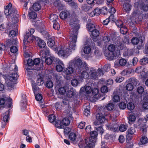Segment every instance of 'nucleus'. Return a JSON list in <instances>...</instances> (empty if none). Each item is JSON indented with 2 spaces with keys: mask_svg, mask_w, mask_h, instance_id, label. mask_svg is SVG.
<instances>
[{
  "mask_svg": "<svg viewBox=\"0 0 148 148\" xmlns=\"http://www.w3.org/2000/svg\"><path fill=\"white\" fill-rule=\"evenodd\" d=\"M88 67L85 62H82L81 58L76 57L69 63V66L65 68L63 73L66 76L67 79H69V76L74 72V69L76 73L78 74L80 78L87 77L88 73L84 69H87Z\"/></svg>",
  "mask_w": 148,
  "mask_h": 148,
  "instance_id": "nucleus-1",
  "label": "nucleus"
},
{
  "mask_svg": "<svg viewBox=\"0 0 148 148\" xmlns=\"http://www.w3.org/2000/svg\"><path fill=\"white\" fill-rule=\"evenodd\" d=\"M77 35L71 34H69L68 38L69 40V48L62 46L58 47V54L59 56L66 58L71 53L72 51L75 50Z\"/></svg>",
  "mask_w": 148,
  "mask_h": 148,
  "instance_id": "nucleus-2",
  "label": "nucleus"
},
{
  "mask_svg": "<svg viewBox=\"0 0 148 148\" xmlns=\"http://www.w3.org/2000/svg\"><path fill=\"white\" fill-rule=\"evenodd\" d=\"M60 16L62 19H67L69 22V24L71 28L70 34L78 35V31L80 27L79 21L75 16H72L71 12L67 10L62 11L60 13Z\"/></svg>",
  "mask_w": 148,
  "mask_h": 148,
  "instance_id": "nucleus-3",
  "label": "nucleus"
},
{
  "mask_svg": "<svg viewBox=\"0 0 148 148\" xmlns=\"http://www.w3.org/2000/svg\"><path fill=\"white\" fill-rule=\"evenodd\" d=\"M14 71V72L10 75L5 79V83L7 86L11 88L13 87L15 84L14 81L16 80L19 77L17 74L18 67L16 65H15Z\"/></svg>",
  "mask_w": 148,
  "mask_h": 148,
  "instance_id": "nucleus-4",
  "label": "nucleus"
},
{
  "mask_svg": "<svg viewBox=\"0 0 148 148\" xmlns=\"http://www.w3.org/2000/svg\"><path fill=\"white\" fill-rule=\"evenodd\" d=\"M4 8V13L7 18H14L18 16V15L17 14V10L15 8L12 7L11 3H9L7 5L5 6Z\"/></svg>",
  "mask_w": 148,
  "mask_h": 148,
  "instance_id": "nucleus-5",
  "label": "nucleus"
},
{
  "mask_svg": "<svg viewBox=\"0 0 148 148\" xmlns=\"http://www.w3.org/2000/svg\"><path fill=\"white\" fill-rule=\"evenodd\" d=\"M49 50L48 48H46L41 50L40 51V56L41 58H45V62L48 65L51 64L54 58V57H52L46 58L49 55Z\"/></svg>",
  "mask_w": 148,
  "mask_h": 148,
  "instance_id": "nucleus-6",
  "label": "nucleus"
},
{
  "mask_svg": "<svg viewBox=\"0 0 148 148\" xmlns=\"http://www.w3.org/2000/svg\"><path fill=\"white\" fill-rule=\"evenodd\" d=\"M29 32H27L26 34L24 36V39L23 40V50L26 49L27 47V45L28 43L30 42H32L34 39V37H33V34L35 30L32 28L29 30Z\"/></svg>",
  "mask_w": 148,
  "mask_h": 148,
  "instance_id": "nucleus-7",
  "label": "nucleus"
},
{
  "mask_svg": "<svg viewBox=\"0 0 148 148\" xmlns=\"http://www.w3.org/2000/svg\"><path fill=\"white\" fill-rule=\"evenodd\" d=\"M95 139L90 137H87L85 140V143L80 142L78 144L80 148H92L95 145Z\"/></svg>",
  "mask_w": 148,
  "mask_h": 148,
  "instance_id": "nucleus-8",
  "label": "nucleus"
},
{
  "mask_svg": "<svg viewBox=\"0 0 148 148\" xmlns=\"http://www.w3.org/2000/svg\"><path fill=\"white\" fill-rule=\"evenodd\" d=\"M143 18V14L141 13L139 14L138 10L136 9L132 13L130 19L132 23L139 24L141 23Z\"/></svg>",
  "mask_w": 148,
  "mask_h": 148,
  "instance_id": "nucleus-9",
  "label": "nucleus"
},
{
  "mask_svg": "<svg viewBox=\"0 0 148 148\" xmlns=\"http://www.w3.org/2000/svg\"><path fill=\"white\" fill-rule=\"evenodd\" d=\"M148 0H139L134 3V7L136 8H140L144 11H147L148 10Z\"/></svg>",
  "mask_w": 148,
  "mask_h": 148,
  "instance_id": "nucleus-10",
  "label": "nucleus"
},
{
  "mask_svg": "<svg viewBox=\"0 0 148 148\" xmlns=\"http://www.w3.org/2000/svg\"><path fill=\"white\" fill-rule=\"evenodd\" d=\"M137 92L141 95L140 99H143L144 101L148 100V94L144 90L143 87L141 86L138 87L137 89Z\"/></svg>",
  "mask_w": 148,
  "mask_h": 148,
  "instance_id": "nucleus-11",
  "label": "nucleus"
},
{
  "mask_svg": "<svg viewBox=\"0 0 148 148\" xmlns=\"http://www.w3.org/2000/svg\"><path fill=\"white\" fill-rule=\"evenodd\" d=\"M87 67H88V69H85L84 70L85 71H86V70L88 69V67L87 65ZM87 72V71H86ZM88 73V76L87 77H85L84 78H80L82 79H83V78H87L88 77H90V78L91 79H93L94 80H95L96 79L97 77V70L95 69H94L93 68H91L90 69V71L89 72V74Z\"/></svg>",
  "mask_w": 148,
  "mask_h": 148,
  "instance_id": "nucleus-12",
  "label": "nucleus"
},
{
  "mask_svg": "<svg viewBox=\"0 0 148 148\" xmlns=\"http://www.w3.org/2000/svg\"><path fill=\"white\" fill-rule=\"evenodd\" d=\"M118 127L117 122L115 121H112L107 126L108 130L113 132L118 131Z\"/></svg>",
  "mask_w": 148,
  "mask_h": 148,
  "instance_id": "nucleus-13",
  "label": "nucleus"
},
{
  "mask_svg": "<svg viewBox=\"0 0 148 148\" xmlns=\"http://www.w3.org/2000/svg\"><path fill=\"white\" fill-rule=\"evenodd\" d=\"M96 117L97 120L99 121H95L94 122L95 125L97 126L100 123L104 122L105 121L106 119L103 114L101 113H98L96 115Z\"/></svg>",
  "mask_w": 148,
  "mask_h": 148,
  "instance_id": "nucleus-14",
  "label": "nucleus"
},
{
  "mask_svg": "<svg viewBox=\"0 0 148 148\" xmlns=\"http://www.w3.org/2000/svg\"><path fill=\"white\" fill-rule=\"evenodd\" d=\"M34 39L36 40V42L38 46L40 48H43V49L45 48H47L45 47L46 43L45 41L40 39L38 37H34Z\"/></svg>",
  "mask_w": 148,
  "mask_h": 148,
  "instance_id": "nucleus-15",
  "label": "nucleus"
},
{
  "mask_svg": "<svg viewBox=\"0 0 148 148\" xmlns=\"http://www.w3.org/2000/svg\"><path fill=\"white\" fill-rule=\"evenodd\" d=\"M68 138L73 144H75L77 142L76 134L74 132L70 133L68 136Z\"/></svg>",
  "mask_w": 148,
  "mask_h": 148,
  "instance_id": "nucleus-16",
  "label": "nucleus"
},
{
  "mask_svg": "<svg viewBox=\"0 0 148 148\" xmlns=\"http://www.w3.org/2000/svg\"><path fill=\"white\" fill-rule=\"evenodd\" d=\"M26 97V96L25 94H23L22 95V99L21 103V106L22 110L26 109L27 104Z\"/></svg>",
  "mask_w": 148,
  "mask_h": 148,
  "instance_id": "nucleus-17",
  "label": "nucleus"
},
{
  "mask_svg": "<svg viewBox=\"0 0 148 148\" xmlns=\"http://www.w3.org/2000/svg\"><path fill=\"white\" fill-rule=\"evenodd\" d=\"M139 145L147 146L148 143V138L146 136L142 135L140 139Z\"/></svg>",
  "mask_w": 148,
  "mask_h": 148,
  "instance_id": "nucleus-18",
  "label": "nucleus"
},
{
  "mask_svg": "<svg viewBox=\"0 0 148 148\" xmlns=\"http://www.w3.org/2000/svg\"><path fill=\"white\" fill-rule=\"evenodd\" d=\"M66 95L71 100L76 96L75 92L73 88H71L70 90L67 91L66 92Z\"/></svg>",
  "mask_w": 148,
  "mask_h": 148,
  "instance_id": "nucleus-19",
  "label": "nucleus"
},
{
  "mask_svg": "<svg viewBox=\"0 0 148 148\" xmlns=\"http://www.w3.org/2000/svg\"><path fill=\"white\" fill-rule=\"evenodd\" d=\"M54 5L55 6H57L59 10H62L64 8V5L62 3V2H61L60 1V0H55Z\"/></svg>",
  "mask_w": 148,
  "mask_h": 148,
  "instance_id": "nucleus-20",
  "label": "nucleus"
},
{
  "mask_svg": "<svg viewBox=\"0 0 148 148\" xmlns=\"http://www.w3.org/2000/svg\"><path fill=\"white\" fill-rule=\"evenodd\" d=\"M132 5L130 2H125L123 4V8L124 10L126 12H128L130 11L131 9Z\"/></svg>",
  "mask_w": 148,
  "mask_h": 148,
  "instance_id": "nucleus-21",
  "label": "nucleus"
},
{
  "mask_svg": "<svg viewBox=\"0 0 148 148\" xmlns=\"http://www.w3.org/2000/svg\"><path fill=\"white\" fill-rule=\"evenodd\" d=\"M107 58L109 60H112L116 58V55L114 53L108 52L106 56Z\"/></svg>",
  "mask_w": 148,
  "mask_h": 148,
  "instance_id": "nucleus-22",
  "label": "nucleus"
},
{
  "mask_svg": "<svg viewBox=\"0 0 148 148\" xmlns=\"http://www.w3.org/2000/svg\"><path fill=\"white\" fill-rule=\"evenodd\" d=\"M118 41H117V45L116 47L117 49L119 50H123L125 49V45L123 41H121L118 43Z\"/></svg>",
  "mask_w": 148,
  "mask_h": 148,
  "instance_id": "nucleus-23",
  "label": "nucleus"
},
{
  "mask_svg": "<svg viewBox=\"0 0 148 148\" xmlns=\"http://www.w3.org/2000/svg\"><path fill=\"white\" fill-rule=\"evenodd\" d=\"M147 100L145 101H143V99H141L140 101L138 100V103L140 104L143 103V107L144 109L147 110L148 109V102H147Z\"/></svg>",
  "mask_w": 148,
  "mask_h": 148,
  "instance_id": "nucleus-24",
  "label": "nucleus"
},
{
  "mask_svg": "<svg viewBox=\"0 0 148 148\" xmlns=\"http://www.w3.org/2000/svg\"><path fill=\"white\" fill-rule=\"evenodd\" d=\"M91 32V37L92 38L95 39V38L97 37L99 34L98 30L96 29Z\"/></svg>",
  "mask_w": 148,
  "mask_h": 148,
  "instance_id": "nucleus-25",
  "label": "nucleus"
},
{
  "mask_svg": "<svg viewBox=\"0 0 148 148\" xmlns=\"http://www.w3.org/2000/svg\"><path fill=\"white\" fill-rule=\"evenodd\" d=\"M92 89L91 87L89 86H87L85 88H82L80 90L82 91H85L87 94H89L91 92Z\"/></svg>",
  "mask_w": 148,
  "mask_h": 148,
  "instance_id": "nucleus-26",
  "label": "nucleus"
},
{
  "mask_svg": "<svg viewBox=\"0 0 148 148\" xmlns=\"http://www.w3.org/2000/svg\"><path fill=\"white\" fill-rule=\"evenodd\" d=\"M10 110H8L6 111L5 113V115L3 118V120L4 123H6L8 121L10 116Z\"/></svg>",
  "mask_w": 148,
  "mask_h": 148,
  "instance_id": "nucleus-27",
  "label": "nucleus"
},
{
  "mask_svg": "<svg viewBox=\"0 0 148 148\" xmlns=\"http://www.w3.org/2000/svg\"><path fill=\"white\" fill-rule=\"evenodd\" d=\"M60 64L61 65L58 64L56 65V70L58 72H61L64 69V65L62 62L61 61Z\"/></svg>",
  "mask_w": 148,
  "mask_h": 148,
  "instance_id": "nucleus-28",
  "label": "nucleus"
},
{
  "mask_svg": "<svg viewBox=\"0 0 148 148\" xmlns=\"http://www.w3.org/2000/svg\"><path fill=\"white\" fill-rule=\"evenodd\" d=\"M86 27L88 30L90 32L92 31V30L95 29V25L92 23H88L86 25Z\"/></svg>",
  "mask_w": 148,
  "mask_h": 148,
  "instance_id": "nucleus-29",
  "label": "nucleus"
},
{
  "mask_svg": "<svg viewBox=\"0 0 148 148\" xmlns=\"http://www.w3.org/2000/svg\"><path fill=\"white\" fill-rule=\"evenodd\" d=\"M49 19L51 21H52L53 23L58 22V16L56 14H51L50 17Z\"/></svg>",
  "mask_w": 148,
  "mask_h": 148,
  "instance_id": "nucleus-30",
  "label": "nucleus"
},
{
  "mask_svg": "<svg viewBox=\"0 0 148 148\" xmlns=\"http://www.w3.org/2000/svg\"><path fill=\"white\" fill-rule=\"evenodd\" d=\"M103 12L101 11V9L97 8L94 9V10L91 13L94 14V15H98L101 13H102Z\"/></svg>",
  "mask_w": 148,
  "mask_h": 148,
  "instance_id": "nucleus-31",
  "label": "nucleus"
},
{
  "mask_svg": "<svg viewBox=\"0 0 148 148\" xmlns=\"http://www.w3.org/2000/svg\"><path fill=\"white\" fill-rule=\"evenodd\" d=\"M62 125L63 126L68 125L70 124V121L67 118L63 119L62 121Z\"/></svg>",
  "mask_w": 148,
  "mask_h": 148,
  "instance_id": "nucleus-32",
  "label": "nucleus"
},
{
  "mask_svg": "<svg viewBox=\"0 0 148 148\" xmlns=\"http://www.w3.org/2000/svg\"><path fill=\"white\" fill-rule=\"evenodd\" d=\"M33 10L35 11L39 10L41 8L40 5L39 3H35L33 5Z\"/></svg>",
  "mask_w": 148,
  "mask_h": 148,
  "instance_id": "nucleus-33",
  "label": "nucleus"
},
{
  "mask_svg": "<svg viewBox=\"0 0 148 148\" xmlns=\"http://www.w3.org/2000/svg\"><path fill=\"white\" fill-rule=\"evenodd\" d=\"M55 124L56 127L57 128H63L64 127V126H63L62 125V121L60 120H57L56 121H55Z\"/></svg>",
  "mask_w": 148,
  "mask_h": 148,
  "instance_id": "nucleus-34",
  "label": "nucleus"
},
{
  "mask_svg": "<svg viewBox=\"0 0 148 148\" xmlns=\"http://www.w3.org/2000/svg\"><path fill=\"white\" fill-rule=\"evenodd\" d=\"M136 120L135 116L134 115H130L129 117L128 122L130 124H132Z\"/></svg>",
  "mask_w": 148,
  "mask_h": 148,
  "instance_id": "nucleus-35",
  "label": "nucleus"
},
{
  "mask_svg": "<svg viewBox=\"0 0 148 148\" xmlns=\"http://www.w3.org/2000/svg\"><path fill=\"white\" fill-rule=\"evenodd\" d=\"M90 138H92V139H95V140L96 141L97 139V137L98 135V133L96 131H92L90 132Z\"/></svg>",
  "mask_w": 148,
  "mask_h": 148,
  "instance_id": "nucleus-36",
  "label": "nucleus"
},
{
  "mask_svg": "<svg viewBox=\"0 0 148 148\" xmlns=\"http://www.w3.org/2000/svg\"><path fill=\"white\" fill-rule=\"evenodd\" d=\"M29 17L31 19H35L37 17L36 13L34 11L29 12Z\"/></svg>",
  "mask_w": 148,
  "mask_h": 148,
  "instance_id": "nucleus-37",
  "label": "nucleus"
},
{
  "mask_svg": "<svg viewBox=\"0 0 148 148\" xmlns=\"http://www.w3.org/2000/svg\"><path fill=\"white\" fill-rule=\"evenodd\" d=\"M120 32L122 34H125L127 32L128 29L125 26L123 25L120 28Z\"/></svg>",
  "mask_w": 148,
  "mask_h": 148,
  "instance_id": "nucleus-38",
  "label": "nucleus"
},
{
  "mask_svg": "<svg viewBox=\"0 0 148 148\" xmlns=\"http://www.w3.org/2000/svg\"><path fill=\"white\" fill-rule=\"evenodd\" d=\"M91 51V48L89 45L85 46L84 49V52L86 54H89Z\"/></svg>",
  "mask_w": 148,
  "mask_h": 148,
  "instance_id": "nucleus-39",
  "label": "nucleus"
},
{
  "mask_svg": "<svg viewBox=\"0 0 148 148\" xmlns=\"http://www.w3.org/2000/svg\"><path fill=\"white\" fill-rule=\"evenodd\" d=\"M6 102L5 100L3 98H0V109L3 108L5 107V103Z\"/></svg>",
  "mask_w": 148,
  "mask_h": 148,
  "instance_id": "nucleus-40",
  "label": "nucleus"
},
{
  "mask_svg": "<svg viewBox=\"0 0 148 148\" xmlns=\"http://www.w3.org/2000/svg\"><path fill=\"white\" fill-rule=\"evenodd\" d=\"M139 41V39L136 37H133L131 40L132 43L135 45H137Z\"/></svg>",
  "mask_w": 148,
  "mask_h": 148,
  "instance_id": "nucleus-41",
  "label": "nucleus"
},
{
  "mask_svg": "<svg viewBox=\"0 0 148 148\" xmlns=\"http://www.w3.org/2000/svg\"><path fill=\"white\" fill-rule=\"evenodd\" d=\"M56 82L58 84H61L63 82L62 77L60 75H57L56 76Z\"/></svg>",
  "mask_w": 148,
  "mask_h": 148,
  "instance_id": "nucleus-42",
  "label": "nucleus"
},
{
  "mask_svg": "<svg viewBox=\"0 0 148 148\" xmlns=\"http://www.w3.org/2000/svg\"><path fill=\"white\" fill-rule=\"evenodd\" d=\"M47 44L49 47H53L55 44V42L52 39H49L47 41Z\"/></svg>",
  "mask_w": 148,
  "mask_h": 148,
  "instance_id": "nucleus-43",
  "label": "nucleus"
},
{
  "mask_svg": "<svg viewBox=\"0 0 148 148\" xmlns=\"http://www.w3.org/2000/svg\"><path fill=\"white\" fill-rule=\"evenodd\" d=\"M18 33V29H16L15 31L11 30L10 32L9 35L10 37H13L16 36L17 34Z\"/></svg>",
  "mask_w": 148,
  "mask_h": 148,
  "instance_id": "nucleus-44",
  "label": "nucleus"
},
{
  "mask_svg": "<svg viewBox=\"0 0 148 148\" xmlns=\"http://www.w3.org/2000/svg\"><path fill=\"white\" fill-rule=\"evenodd\" d=\"M119 130L121 132H124L127 129V126L126 125L124 124H121L118 127Z\"/></svg>",
  "mask_w": 148,
  "mask_h": 148,
  "instance_id": "nucleus-45",
  "label": "nucleus"
},
{
  "mask_svg": "<svg viewBox=\"0 0 148 148\" xmlns=\"http://www.w3.org/2000/svg\"><path fill=\"white\" fill-rule=\"evenodd\" d=\"M106 108L107 110L110 111L113 109L114 106L112 103L109 102L106 106Z\"/></svg>",
  "mask_w": 148,
  "mask_h": 148,
  "instance_id": "nucleus-46",
  "label": "nucleus"
},
{
  "mask_svg": "<svg viewBox=\"0 0 148 148\" xmlns=\"http://www.w3.org/2000/svg\"><path fill=\"white\" fill-rule=\"evenodd\" d=\"M108 49L110 52L114 53V51L115 49V46L113 44L110 45L108 47Z\"/></svg>",
  "mask_w": 148,
  "mask_h": 148,
  "instance_id": "nucleus-47",
  "label": "nucleus"
},
{
  "mask_svg": "<svg viewBox=\"0 0 148 148\" xmlns=\"http://www.w3.org/2000/svg\"><path fill=\"white\" fill-rule=\"evenodd\" d=\"M48 120L51 123L54 122L56 120V117L53 114H51L48 116Z\"/></svg>",
  "mask_w": 148,
  "mask_h": 148,
  "instance_id": "nucleus-48",
  "label": "nucleus"
},
{
  "mask_svg": "<svg viewBox=\"0 0 148 148\" xmlns=\"http://www.w3.org/2000/svg\"><path fill=\"white\" fill-rule=\"evenodd\" d=\"M129 83L132 84L133 86H135L137 84L136 79L134 78H130L128 80Z\"/></svg>",
  "mask_w": 148,
  "mask_h": 148,
  "instance_id": "nucleus-49",
  "label": "nucleus"
},
{
  "mask_svg": "<svg viewBox=\"0 0 148 148\" xmlns=\"http://www.w3.org/2000/svg\"><path fill=\"white\" fill-rule=\"evenodd\" d=\"M124 79L123 77L119 76L115 77V80L116 82L120 83L122 82Z\"/></svg>",
  "mask_w": 148,
  "mask_h": 148,
  "instance_id": "nucleus-50",
  "label": "nucleus"
},
{
  "mask_svg": "<svg viewBox=\"0 0 148 148\" xmlns=\"http://www.w3.org/2000/svg\"><path fill=\"white\" fill-rule=\"evenodd\" d=\"M140 63L141 65H145L148 63V58H145L141 59L140 61Z\"/></svg>",
  "mask_w": 148,
  "mask_h": 148,
  "instance_id": "nucleus-51",
  "label": "nucleus"
},
{
  "mask_svg": "<svg viewBox=\"0 0 148 148\" xmlns=\"http://www.w3.org/2000/svg\"><path fill=\"white\" fill-rule=\"evenodd\" d=\"M119 106L120 109L123 110L126 108V104L125 102H121L119 103Z\"/></svg>",
  "mask_w": 148,
  "mask_h": 148,
  "instance_id": "nucleus-52",
  "label": "nucleus"
},
{
  "mask_svg": "<svg viewBox=\"0 0 148 148\" xmlns=\"http://www.w3.org/2000/svg\"><path fill=\"white\" fill-rule=\"evenodd\" d=\"M126 88L127 90L131 91L133 90L134 88V86L132 85V84L129 83L126 85Z\"/></svg>",
  "mask_w": 148,
  "mask_h": 148,
  "instance_id": "nucleus-53",
  "label": "nucleus"
},
{
  "mask_svg": "<svg viewBox=\"0 0 148 148\" xmlns=\"http://www.w3.org/2000/svg\"><path fill=\"white\" fill-rule=\"evenodd\" d=\"M127 106L128 109L130 110H133L134 108V105L132 102L129 103L127 104Z\"/></svg>",
  "mask_w": 148,
  "mask_h": 148,
  "instance_id": "nucleus-54",
  "label": "nucleus"
},
{
  "mask_svg": "<svg viewBox=\"0 0 148 148\" xmlns=\"http://www.w3.org/2000/svg\"><path fill=\"white\" fill-rule=\"evenodd\" d=\"M127 63L126 60L123 58L120 59L119 61V63L120 65L122 66H124Z\"/></svg>",
  "mask_w": 148,
  "mask_h": 148,
  "instance_id": "nucleus-55",
  "label": "nucleus"
},
{
  "mask_svg": "<svg viewBox=\"0 0 148 148\" xmlns=\"http://www.w3.org/2000/svg\"><path fill=\"white\" fill-rule=\"evenodd\" d=\"M135 129L133 127H130L129 128L126 132L127 133L133 135L134 134V133L135 132Z\"/></svg>",
  "mask_w": 148,
  "mask_h": 148,
  "instance_id": "nucleus-56",
  "label": "nucleus"
},
{
  "mask_svg": "<svg viewBox=\"0 0 148 148\" xmlns=\"http://www.w3.org/2000/svg\"><path fill=\"white\" fill-rule=\"evenodd\" d=\"M45 86L48 88H50L53 86V82L51 81H48L46 82Z\"/></svg>",
  "mask_w": 148,
  "mask_h": 148,
  "instance_id": "nucleus-57",
  "label": "nucleus"
},
{
  "mask_svg": "<svg viewBox=\"0 0 148 148\" xmlns=\"http://www.w3.org/2000/svg\"><path fill=\"white\" fill-rule=\"evenodd\" d=\"M77 96L76 95L75 97L71 99V101L73 102L76 105L78 104L79 103L80 101L78 100L77 98Z\"/></svg>",
  "mask_w": 148,
  "mask_h": 148,
  "instance_id": "nucleus-58",
  "label": "nucleus"
},
{
  "mask_svg": "<svg viewBox=\"0 0 148 148\" xmlns=\"http://www.w3.org/2000/svg\"><path fill=\"white\" fill-rule=\"evenodd\" d=\"M113 17V16L110 15L109 17L106 20H104L103 22V23L104 25H107L110 21V18Z\"/></svg>",
  "mask_w": 148,
  "mask_h": 148,
  "instance_id": "nucleus-59",
  "label": "nucleus"
},
{
  "mask_svg": "<svg viewBox=\"0 0 148 148\" xmlns=\"http://www.w3.org/2000/svg\"><path fill=\"white\" fill-rule=\"evenodd\" d=\"M95 128H96L98 132L101 134V135L104 132V130L101 126H100L98 127L96 126L95 127Z\"/></svg>",
  "mask_w": 148,
  "mask_h": 148,
  "instance_id": "nucleus-60",
  "label": "nucleus"
},
{
  "mask_svg": "<svg viewBox=\"0 0 148 148\" xmlns=\"http://www.w3.org/2000/svg\"><path fill=\"white\" fill-rule=\"evenodd\" d=\"M58 91L60 94L64 95L66 92V89L65 87H61L59 88Z\"/></svg>",
  "mask_w": 148,
  "mask_h": 148,
  "instance_id": "nucleus-61",
  "label": "nucleus"
},
{
  "mask_svg": "<svg viewBox=\"0 0 148 148\" xmlns=\"http://www.w3.org/2000/svg\"><path fill=\"white\" fill-rule=\"evenodd\" d=\"M101 92L103 93H105L108 92V88L107 86H102L101 89Z\"/></svg>",
  "mask_w": 148,
  "mask_h": 148,
  "instance_id": "nucleus-62",
  "label": "nucleus"
},
{
  "mask_svg": "<svg viewBox=\"0 0 148 148\" xmlns=\"http://www.w3.org/2000/svg\"><path fill=\"white\" fill-rule=\"evenodd\" d=\"M91 92L93 95L97 96L99 94V91L97 88H94L92 90Z\"/></svg>",
  "mask_w": 148,
  "mask_h": 148,
  "instance_id": "nucleus-63",
  "label": "nucleus"
},
{
  "mask_svg": "<svg viewBox=\"0 0 148 148\" xmlns=\"http://www.w3.org/2000/svg\"><path fill=\"white\" fill-rule=\"evenodd\" d=\"M71 85L73 86H75L78 84L79 82L77 79H74L71 80Z\"/></svg>",
  "mask_w": 148,
  "mask_h": 148,
  "instance_id": "nucleus-64",
  "label": "nucleus"
}]
</instances>
